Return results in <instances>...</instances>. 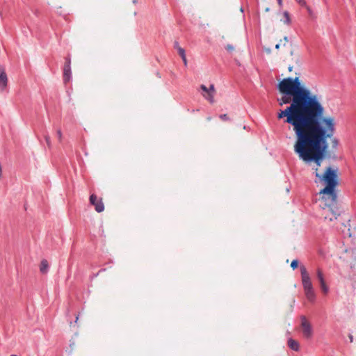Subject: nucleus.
I'll return each mask as SVG.
<instances>
[{"label": "nucleus", "mask_w": 356, "mask_h": 356, "mask_svg": "<svg viewBox=\"0 0 356 356\" xmlns=\"http://www.w3.org/2000/svg\"><path fill=\"white\" fill-rule=\"evenodd\" d=\"M277 88L282 95L277 99L279 105L289 104L278 112L277 118H285L284 122L293 127L296 137L295 152L302 161H318L321 146L336 131L335 118L325 116V108L318 96L305 88L298 77L282 79Z\"/></svg>", "instance_id": "obj_1"}, {"label": "nucleus", "mask_w": 356, "mask_h": 356, "mask_svg": "<svg viewBox=\"0 0 356 356\" xmlns=\"http://www.w3.org/2000/svg\"><path fill=\"white\" fill-rule=\"evenodd\" d=\"M321 147L323 149L322 154L318 161L316 159H309L303 161L307 163L311 162L314 163L312 170L317 179L315 180V182H321L325 184V187L321 189L319 193L321 195V207L323 209V207L338 205L336 192V188L338 185V168H333L329 166L327 167L322 173L319 172L318 168L321 166L324 159V153L327 147V144L323 145Z\"/></svg>", "instance_id": "obj_2"}, {"label": "nucleus", "mask_w": 356, "mask_h": 356, "mask_svg": "<svg viewBox=\"0 0 356 356\" xmlns=\"http://www.w3.org/2000/svg\"><path fill=\"white\" fill-rule=\"evenodd\" d=\"M323 216L325 221L329 225H334L333 223L334 221L337 220L338 218L340 217L341 211L338 207V205L329 207H323Z\"/></svg>", "instance_id": "obj_3"}, {"label": "nucleus", "mask_w": 356, "mask_h": 356, "mask_svg": "<svg viewBox=\"0 0 356 356\" xmlns=\"http://www.w3.org/2000/svg\"><path fill=\"white\" fill-rule=\"evenodd\" d=\"M300 328L302 336L306 339H310L313 336L312 324L305 316L300 317Z\"/></svg>", "instance_id": "obj_4"}, {"label": "nucleus", "mask_w": 356, "mask_h": 356, "mask_svg": "<svg viewBox=\"0 0 356 356\" xmlns=\"http://www.w3.org/2000/svg\"><path fill=\"white\" fill-rule=\"evenodd\" d=\"M200 89L202 90V95L203 97L210 104H213L215 102L214 97L216 93L214 85L211 84L209 88H207L205 85L202 84L200 86Z\"/></svg>", "instance_id": "obj_5"}, {"label": "nucleus", "mask_w": 356, "mask_h": 356, "mask_svg": "<svg viewBox=\"0 0 356 356\" xmlns=\"http://www.w3.org/2000/svg\"><path fill=\"white\" fill-rule=\"evenodd\" d=\"M302 283L304 291L313 289L312 283L309 275L304 266H300Z\"/></svg>", "instance_id": "obj_6"}, {"label": "nucleus", "mask_w": 356, "mask_h": 356, "mask_svg": "<svg viewBox=\"0 0 356 356\" xmlns=\"http://www.w3.org/2000/svg\"><path fill=\"white\" fill-rule=\"evenodd\" d=\"M90 202L95 207V209L97 212L100 213L104 210V204L103 203L102 199H97V197L95 194H92L90 196Z\"/></svg>", "instance_id": "obj_7"}, {"label": "nucleus", "mask_w": 356, "mask_h": 356, "mask_svg": "<svg viewBox=\"0 0 356 356\" xmlns=\"http://www.w3.org/2000/svg\"><path fill=\"white\" fill-rule=\"evenodd\" d=\"M8 77L5 69L0 65V92H3L8 86Z\"/></svg>", "instance_id": "obj_8"}, {"label": "nucleus", "mask_w": 356, "mask_h": 356, "mask_svg": "<svg viewBox=\"0 0 356 356\" xmlns=\"http://www.w3.org/2000/svg\"><path fill=\"white\" fill-rule=\"evenodd\" d=\"M71 60L67 58L63 67V80L64 82H68L70 80L71 75Z\"/></svg>", "instance_id": "obj_9"}, {"label": "nucleus", "mask_w": 356, "mask_h": 356, "mask_svg": "<svg viewBox=\"0 0 356 356\" xmlns=\"http://www.w3.org/2000/svg\"><path fill=\"white\" fill-rule=\"evenodd\" d=\"M287 344L293 350L298 351L300 349V344L298 341L291 338L289 339Z\"/></svg>", "instance_id": "obj_10"}, {"label": "nucleus", "mask_w": 356, "mask_h": 356, "mask_svg": "<svg viewBox=\"0 0 356 356\" xmlns=\"http://www.w3.org/2000/svg\"><path fill=\"white\" fill-rule=\"evenodd\" d=\"M334 133H335V131H334ZM334 134H333V135H332V137H330V138H327L326 139L327 147H326V149H325V150L324 155L325 154L326 151H327V147H328V143H327V140H328V139H330V140H331L332 147L333 149H337V146H338V145H339V140H338V139H337V138H334Z\"/></svg>", "instance_id": "obj_11"}, {"label": "nucleus", "mask_w": 356, "mask_h": 356, "mask_svg": "<svg viewBox=\"0 0 356 356\" xmlns=\"http://www.w3.org/2000/svg\"><path fill=\"white\" fill-rule=\"evenodd\" d=\"M48 268H49V263H48L47 260L42 259L41 261L40 265V272L43 274H46L48 271Z\"/></svg>", "instance_id": "obj_12"}, {"label": "nucleus", "mask_w": 356, "mask_h": 356, "mask_svg": "<svg viewBox=\"0 0 356 356\" xmlns=\"http://www.w3.org/2000/svg\"><path fill=\"white\" fill-rule=\"evenodd\" d=\"M305 296L310 302H313L315 299V293L314 289L305 291Z\"/></svg>", "instance_id": "obj_13"}, {"label": "nucleus", "mask_w": 356, "mask_h": 356, "mask_svg": "<svg viewBox=\"0 0 356 356\" xmlns=\"http://www.w3.org/2000/svg\"><path fill=\"white\" fill-rule=\"evenodd\" d=\"M316 275H317V279L320 284L325 282V278H324V275H323V273L321 269H320V268L317 269Z\"/></svg>", "instance_id": "obj_14"}, {"label": "nucleus", "mask_w": 356, "mask_h": 356, "mask_svg": "<svg viewBox=\"0 0 356 356\" xmlns=\"http://www.w3.org/2000/svg\"><path fill=\"white\" fill-rule=\"evenodd\" d=\"M321 289L323 293L327 294L329 291V288L325 282L320 284Z\"/></svg>", "instance_id": "obj_15"}, {"label": "nucleus", "mask_w": 356, "mask_h": 356, "mask_svg": "<svg viewBox=\"0 0 356 356\" xmlns=\"http://www.w3.org/2000/svg\"><path fill=\"white\" fill-rule=\"evenodd\" d=\"M283 16L284 18V22L286 24H289L291 21L289 13L287 11H284L283 13Z\"/></svg>", "instance_id": "obj_16"}, {"label": "nucleus", "mask_w": 356, "mask_h": 356, "mask_svg": "<svg viewBox=\"0 0 356 356\" xmlns=\"http://www.w3.org/2000/svg\"><path fill=\"white\" fill-rule=\"evenodd\" d=\"M298 266V261L297 259H294L291 263V267L294 270L297 268Z\"/></svg>", "instance_id": "obj_17"}, {"label": "nucleus", "mask_w": 356, "mask_h": 356, "mask_svg": "<svg viewBox=\"0 0 356 356\" xmlns=\"http://www.w3.org/2000/svg\"><path fill=\"white\" fill-rule=\"evenodd\" d=\"M177 51L181 58L186 56L185 50L182 47H179Z\"/></svg>", "instance_id": "obj_18"}, {"label": "nucleus", "mask_w": 356, "mask_h": 356, "mask_svg": "<svg viewBox=\"0 0 356 356\" xmlns=\"http://www.w3.org/2000/svg\"><path fill=\"white\" fill-rule=\"evenodd\" d=\"M44 139H45V141L47 143L48 147L51 148V143L50 136L48 135H46V136H44Z\"/></svg>", "instance_id": "obj_19"}, {"label": "nucleus", "mask_w": 356, "mask_h": 356, "mask_svg": "<svg viewBox=\"0 0 356 356\" xmlns=\"http://www.w3.org/2000/svg\"><path fill=\"white\" fill-rule=\"evenodd\" d=\"M56 134H57V136H58V141L60 143H61L62 140H63V134H62L61 130L60 129H58L57 131H56Z\"/></svg>", "instance_id": "obj_20"}, {"label": "nucleus", "mask_w": 356, "mask_h": 356, "mask_svg": "<svg viewBox=\"0 0 356 356\" xmlns=\"http://www.w3.org/2000/svg\"><path fill=\"white\" fill-rule=\"evenodd\" d=\"M289 42V40H288V38L286 36H285L283 40H280V46H285L286 44Z\"/></svg>", "instance_id": "obj_21"}, {"label": "nucleus", "mask_w": 356, "mask_h": 356, "mask_svg": "<svg viewBox=\"0 0 356 356\" xmlns=\"http://www.w3.org/2000/svg\"><path fill=\"white\" fill-rule=\"evenodd\" d=\"M225 49L227 51L229 52H232L234 50V47H233V45L232 44H227L226 47H225Z\"/></svg>", "instance_id": "obj_22"}, {"label": "nucleus", "mask_w": 356, "mask_h": 356, "mask_svg": "<svg viewBox=\"0 0 356 356\" xmlns=\"http://www.w3.org/2000/svg\"><path fill=\"white\" fill-rule=\"evenodd\" d=\"M219 118L223 121H227L229 120V118L227 114H222L219 116Z\"/></svg>", "instance_id": "obj_23"}, {"label": "nucleus", "mask_w": 356, "mask_h": 356, "mask_svg": "<svg viewBox=\"0 0 356 356\" xmlns=\"http://www.w3.org/2000/svg\"><path fill=\"white\" fill-rule=\"evenodd\" d=\"M300 5L306 6V1L305 0H296Z\"/></svg>", "instance_id": "obj_24"}, {"label": "nucleus", "mask_w": 356, "mask_h": 356, "mask_svg": "<svg viewBox=\"0 0 356 356\" xmlns=\"http://www.w3.org/2000/svg\"><path fill=\"white\" fill-rule=\"evenodd\" d=\"M174 47H175L177 50H178V48H179V47H181L179 45L178 42H175V43H174Z\"/></svg>", "instance_id": "obj_25"}, {"label": "nucleus", "mask_w": 356, "mask_h": 356, "mask_svg": "<svg viewBox=\"0 0 356 356\" xmlns=\"http://www.w3.org/2000/svg\"><path fill=\"white\" fill-rule=\"evenodd\" d=\"M181 58H182V60H183V62H184V65H185V66H186V65H187V59H186V56L182 57Z\"/></svg>", "instance_id": "obj_26"}, {"label": "nucleus", "mask_w": 356, "mask_h": 356, "mask_svg": "<svg viewBox=\"0 0 356 356\" xmlns=\"http://www.w3.org/2000/svg\"><path fill=\"white\" fill-rule=\"evenodd\" d=\"M295 63H296L298 65H299L300 59H299V57H298V56H296V57L295 58Z\"/></svg>", "instance_id": "obj_27"}, {"label": "nucleus", "mask_w": 356, "mask_h": 356, "mask_svg": "<svg viewBox=\"0 0 356 356\" xmlns=\"http://www.w3.org/2000/svg\"><path fill=\"white\" fill-rule=\"evenodd\" d=\"M293 65H289V67H288V70H289V72H291L293 70Z\"/></svg>", "instance_id": "obj_28"}, {"label": "nucleus", "mask_w": 356, "mask_h": 356, "mask_svg": "<svg viewBox=\"0 0 356 356\" xmlns=\"http://www.w3.org/2000/svg\"><path fill=\"white\" fill-rule=\"evenodd\" d=\"M1 177H2V167L0 165V179H1Z\"/></svg>", "instance_id": "obj_29"}, {"label": "nucleus", "mask_w": 356, "mask_h": 356, "mask_svg": "<svg viewBox=\"0 0 356 356\" xmlns=\"http://www.w3.org/2000/svg\"><path fill=\"white\" fill-rule=\"evenodd\" d=\"M277 3H278L280 6H282V0H277Z\"/></svg>", "instance_id": "obj_30"}, {"label": "nucleus", "mask_w": 356, "mask_h": 356, "mask_svg": "<svg viewBox=\"0 0 356 356\" xmlns=\"http://www.w3.org/2000/svg\"><path fill=\"white\" fill-rule=\"evenodd\" d=\"M280 47V43H278L275 45V49H279Z\"/></svg>", "instance_id": "obj_31"}, {"label": "nucleus", "mask_w": 356, "mask_h": 356, "mask_svg": "<svg viewBox=\"0 0 356 356\" xmlns=\"http://www.w3.org/2000/svg\"><path fill=\"white\" fill-rule=\"evenodd\" d=\"M349 339H350V342L353 341V337L351 334L349 335Z\"/></svg>", "instance_id": "obj_32"}, {"label": "nucleus", "mask_w": 356, "mask_h": 356, "mask_svg": "<svg viewBox=\"0 0 356 356\" xmlns=\"http://www.w3.org/2000/svg\"><path fill=\"white\" fill-rule=\"evenodd\" d=\"M265 50H266V51L267 53H270V49H266Z\"/></svg>", "instance_id": "obj_33"}, {"label": "nucleus", "mask_w": 356, "mask_h": 356, "mask_svg": "<svg viewBox=\"0 0 356 356\" xmlns=\"http://www.w3.org/2000/svg\"><path fill=\"white\" fill-rule=\"evenodd\" d=\"M211 120V117H208V118H207V120H208V121H210Z\"/></svg>", "instance_id": "obj_34"}, {"label": "nucleus", "mask_w": 356, "mask_h": 356, "mask_svg": "<svg viewBox=\"0 0 356 356\" xmlns=\"http://www.w3.org/2000/svg\"><path fill=\"white\" fill-rule=\"evenodd\" d=\"M266 12L269 11V8H266L265 10Z\"/></svg>", "instance_id": "obj_35"}, {"label": "nucleus", "mask_w": 356, "mask_h": 356, "mask_svg": "<svg viewBox=\"0 0 356 356\" xmlns=\"http://www.w3.org/2000/svg\"><path fill=\"white\" fill-rule=\"evenodd\" d=\"M78 319H79V316H76V322L78 321Z\"/></svg>", "instance_id": "obj_36"}, {"label": "nucleus", "mask_w": 356, "mask_h": 356, "mask_svg": "<svg viewBox=\"0 0 356 356\" xmlns=\"http://www.w3.org/2000/svg\"><path fill=\"white\" fill-rule=\"evenodd\" d=\"M10 356H17V355H11Z\"/></svg>", "instance_id": "obj_37"}]
</instances>
